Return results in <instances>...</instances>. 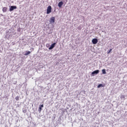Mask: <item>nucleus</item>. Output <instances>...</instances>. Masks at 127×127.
I'll use <instances>...</instances> for the list:
<instances>
[{
	"instance_id": "nucleus-13",
	"label": "nucleus",
	"mask_w": 127,
	"mask_h": 127,
	"mask_svg": "<svg viewBox=\"0 0 127 127\" xmlns=\"http://www.w3.org/2000/svg\"><path fill=\"white\" fill-rule=\"evenodd\" d=\"M101 87H104V85L102 84H100L98 85L97 88H101Z\"/></svg>"
},
{
	"instance_id": "nucleus-8",
	"label": "nucleus",
	"mask_w": 127,
	"mask_h": 127,
	"mask_svg": "<svg viewBox=\"0 0 127 127\" xmlns=\"http://www.w3.org/2000/svg\"><path fill=\"white\" fill-rule=\"evenodd\" d=\"M62 5H63V1H61L58 3V6L62 7Z\"/></svg>"
},
{
	"instance_id": "nucleus-14",
	"label": "nucleus",
	"mask_w": 127,
	"mask_h": 127,
	"mask_svg": "<svg viewBox=\"0 0 127 127\" xmlns=\"http://www.w3.org/2000/svg\"><path fill=\"white\" fill-rule=\"evenodd\" d=\"M16 101H19V96H17L15 97Z\"/></svg>"
},
{
	"instance_id": "nucleus-9",
	"label": "nucleus",
	"mask_w": 127,
	"mask_h": 127,
	"mask_svg": "<svg viewBox=\"0 0 127 127\" xmlns=\"http://www.w3.org/2000/svg\"><path fill=\"white\" fill-rule=\"evenodd\" d=\"M3 12H6V10H7V8L6 7H4L2 9Z\"/></svg>"
},
{
	"instance_id": "nucleus-2",
	"label": "nucleus",
	"mask_w": 127,
	"mask_h": 127,
	"mask_svg": "<svg viewBox=\"0 0 127 127\" xmlns=\"http://www.w3.org/2000/svg\"><path fill=\"white\" fill-rule=\"evenodd\" d=\"M55 17H51L49 21L50 23L52 24V23H54V22H55Z\"/></svg>"
},
{
	"instance_id": "nucleus-11",
	"label": "nucleus",
	"mask_w": 127,
	"mask_h": 127,
	"mask_svg": "<svg viewBox=\"0 0 127 127\" xmlns=\"http://www.w3.org/2000/svg\"><path fill=\"white\" fill-rule=\"evenodd\" d=\"M102 74H107V72H106V70L105 69H102Z\"/></svg>"
},
{
	"instance_id": "nucleus-1",
	"label": "nucleus",
	"mask_w": 127,
	"mask_h": 127,
	"mask_svg": "<svg viewBox=\"0 0 127 127\" xmlns=\"http://www.w3.org/2000/svg\"><path fill=\"white\" fill-rule=\"evenodd\" d=\"M52 10V7L51 6L49 5L47 9V14H49Z\"/></svg>"
},
{
	"instance_id": "nucleus-5",
	"label": "nucleus",
	"mask_w": 127,
	"mask_h": 127,
	"mask_svg": "<svg viewBox=\"0 0 127 127\" xmlns=\"http://www.w3.org/2000/svg\"><path fill=\"white\" fill-rule=\"evenodd\" d=\"M56 45V43H54L51 45V47L49 48V49L50 50H51V49H53V48L55 47Z\"/></svg>"
},
{
	"instance_id": "nucleus-3",
	"label": "nucleus",
	"mask_w": 127,
	"mask_h": 127,
	"mask_svg": "<svg viewBox=\"0 0 127 127\" xmlns=\"http://www.w3.org/2000/svg\"><path fill=\"white\" fill-rule=\"evenodd\" d=\"M17 7L16 6H11L10 8H9V11H12L14 9H16Z\"/></svg>"
},
{
	"instance_id": "nucleus-7",
	"label": "nucleus",
	"mask_w": 127,
	"mask_h": 127,
	"mask_svg": "<svg viewBox=\"0 0 127 127\" xmlns=\"http://www.w3.org/2000/svg\"><path fill=\"white\" fill-rule=\"evenodd\" d=\"M43 107H44V105H43V104L41 105L39 107V110H38L39 113H40V112H41V111L42 110V108H43Z\"/></svg>"
},
{
	"instance_id": "nucleus-12",
	"label": "nucleus",
	"mask_w": 127,
	"mask_h": 127,
	"mask_svg": "<svg viewBox=\"0 0 127 127\" xmlns=\"http://www.w3.org/2000/svg\"><path fill=\"white\" fill-rule=\"evenodd\" d=\"M112 50H113V49H110L109 51H108L107 54H110V53H111V52H112Z\"/></svg>"
},
{
	"instance_id": "nucleus-4",
	"label": "nucleus",
	"mask_w": 127,
	"mask_h": 127,
	"mask_svg": "<svg viewBox=\"0 0 127 127\" xmlns=\"http://www.w3.org/2000/svg\"><path fill=\"white\" fill-rule=\"evenodd\" d=\"M92 43L93 44H97L98 43V39H96V38L93 39L92 40Z\"/></svg>"
},
{
	"instance_id": "nucleus-6",
	"label": "nucleus",
	"mask_w": 127,
	"mask_h": 127,
	"mask_svg": "<svg viewBox=\"0 0 127 127\" xmlns=\"http://www.w3.org/2000/svg\"><path fill=\"white\" fill-rule=\"evenodd\" d=\"M99 72H100V70H94L93 72H92V75H95V74H99Z\"/></svg>"
},
{
	"instance_id": "nucleus-10",
	"label": "nucleus",
	"mask_w": 127,
	"mask_h": 127,
	"mask_svg": "<svg viewBox=\"0 0 127 127\" xmlns=\"http://www.w3.org/2000/svg\"><path fill=\"white\" fill-rule=\"evenodd\" d=\"M31 52L30 51H26V53L24 54L25 56H27V55H29Z\"/></svg>"
}]
</instances>
